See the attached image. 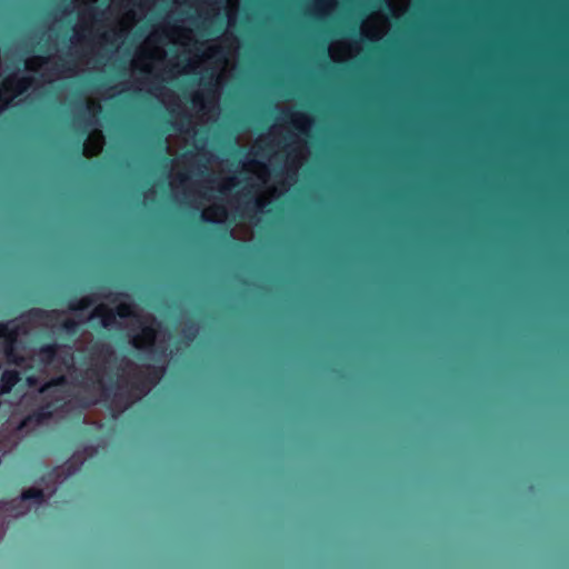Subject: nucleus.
Wrapping results in <instances>:
<instances>
[{
	"mask_svg": "<svg viewBox=\"0 0 569 569\" xmlns=\"http://www.w3.org/2000/svg\"><path fill=\"white\" fill-rule=\"evenodd\" d=\"M103 368L92 366L86 372V378L97 385L100 390V401L103 402L111 411L122 413L141 397L148 395L160 380L163 370L161 368L150 367L147 371L136 370L131 378L126 380L127 389H123L122 381L117 379L111 383H107L101 378Z\"/></svg>",
	"mask_w": 569,
	"mask_h": 569,
	"instance_id": "f257e3e1",
	"label": "nucleus"
},
{
	"mask_svg": "<svg viewBox=\"0 0 569 569\" xmlns=\"http://www.w3.org/2000/svg\"><path fill=\"white\" fill-rule=\"evenodd\" d=\"M32 84L31 77H10L0 87V111L8 108L10 99L6 96L9 92H13L14 96L22 94Z\"/></svg>",
	"mask_w": 569,
	"mask_h": 569,
	"instance_id": "f03ea898",
	"label": "nucleus"
},
{
	"mask_svg": "<svg viewBox=\"0 0 569 569\" xmlns=\"http://www.w3.org/2000/svg\"><path fill=\"white\" fill-rule=\"evenodd\" d=\"M157 320L154 318H151V325H142L141 326V332L139 335H136L132 340L131 345L134 349L139 351H153L157 340L158 330L153 326Z\"/></svg>",
	"mask_w": 569,
	"mask_h": 569,
	"instance_id": "7ed1b4c3",
	"label": "nucleus"
},
{
	"mask_svg": "<svg viewBox=\"0 0 569 569\" xmlns=\"http://www.w3.org/2000/svg\"><path fill=\"white\" fill-rule=\"evenodd\" d=\"M100 297L114 303L118 300H120V298L128 297V295L123 293V292H111V291H109L108 293H101V295L92 293L90 296H86L80 299H71L68 302V309L73 312L83 311V310L90 308L91 306H93L97 302L98 298H100Z\"/></svg>",
	"mask_w": 569,
	"mask_h": 569,
	"instance_id": "20e7f679",
	"label": "nucleus"
},
{
	"mask_svg": "<svg viewBox=\"0 0 569 569\" xmlns=\"http://www.w3.org/2000/svg\"><path fill=\"white\" fill-rule=\"evenodd\" d=\"M17 328H10L9 335L4 336L3 351L9 365L22 367L26 362V358L17 349Z\"/></svg>",
	"mask_w": 569,
	"mask_h": 569,
	"instance_id": "39448f33",
	"label": "nucleus"
},
{
	"mask_svg": "<svg viewBox=\"0 0 569 569\" xmlns=\"http://www.w3.org/2000/svg\"><path fill=\"white\" fill-rule=\"evenodd\" d=\"M92 318H100L101 327L104 329H110L117 322V313L113 309L108 308L106 305L97 306L92 311Z\"/></svg>",
	"mask_w": 569,
	"mask_h": 569,
	"instance_id": "423d86ee",
	"label": "nucleus"
},
{
	"mask_svg": "<svg viewBox=\"0 0 569 569\" xmlns=\"http://www.w3.org/2000/svg\"><path fill=\"white\" fill-rule=\"evenodd\" d=\"M21 380V375L14 369H7L0 377V396L9 395Z\"/></svg>",
	"mask_w": 569,
	"mask_h": 569,
	"instance_id": "0eeeda50",
	"label": "nucleus"
},
{
	"mask_svg": "<svg viewBox=\"0 0 569 569\" xmlns=\"http://www.w3.org/2000/svg\"><path fill=\"white\" fill-rule=\"evenodd\" d=\"M59 348L60 346L57 342L40 346L37 351L40 363L43 366L52 365L57 359Z\"/></svg>",
	"mask_w": 569,
	"mask_h": 569,
	"instance_id": "6e6552de",
	"label": "nucleus"
},
{
	"mask_svg": "<svg viewBox=\"0 0 569 569\" xmlns=\"http://www.w3.org/2000/svg\"><path fill=\"white\" fill-rule=\"evenodd\" d=\"M53 403L47 402L34 409L27 418L28 421L41 425L53 417Z\"/></svg>",
	"mask_w": 569,
	"mask_h": 569,
	"instance_id": "1a4fd4ad",
	"label": "nucleus"
},
{
	"mask_svg": "<svg viewBox=\"0 0 569 569\" xmlns=\"http://www.w3.org/2000/svg\"><path fill=\"white\" fill-rule=\"evenodd\" d=\"M290 122L302 133H308V127L311 124V119L305 113H288Z\"/></svg>",
	"mask_w": 569,
	"mask_h": 569,
	"instance_id": "9d476101",
	"label": "nucleus"
},
{
	"mask_svg": "<svg viewBox=\"0 0 569 569\" xmlns=\"http://www.w3.org/2000/svg\"><path fill=\"white\" fill-rule=\"evenodd\" d=\"M114 355V350L109 345H94L91 348L90 358L94 359L101 357L103 362H108L109 359Z\"/></svg>",
	"mask_w": 569,
	"mask_h": 569,
	"instance_id": "9b49d317",
	"label": "nucleus"
},
{
	"mask_svg": "<svg viewBox=\"0 0 569 569\" xmlns=\"http://www.w3.org/2000/svg\"><path fill=\"white\" fill-rule=\"evenodd\" d=\"M21 500L28 501L33 500L38 505H41L46 500V496L42 489L39 488H29L21 493Z\"/></svg>",
	"mask_w": 569,
	"mask_h": 569,
	"instance_id": "f8f14e48",
	"label": "nucleus"
},
{
	"mask_svg": "<svg viewBox=\"0 0 569 569\" xmlns=\"http://www.w3.org/2000/svg\"><path fill=\"white\" fill-rule=\"evenodd\" d=\"M117 316L121 319L136 317L134 306L130 302H120L113 309Z\"/></svg>",
	"mask_w": 569,
	"mask_h": 569,
	"instance_id": "ddd939ff",
	"label": "nucleus"
},
{
	"mask_svg": "<svg viewBox=\"0 0 569 569\" xmlns=\"http://www.w3.org/2000/svg\"><path fill=\"white\" fill-rule=\"evenodd\" d=\"M61 330H63L69 336H74L79 331V323L73 319H66L60 325Z\"/></svg>",
	"mask_w": 569,
	"mask_h": 569,
	"instance_id": "4468645a",
	"label": "nucleus"
},
{
	"mask_svg": "<svg viewBox=\"0 0 569 569\" xmlns=\"http://www.w3.org/2000/svg\"><path fill=\"white\" fill-rule=\"evenodd\" d=\"M66 382H67V379L64 376H58V377L51 378L49 381H47L46 383L42 385V387L40 388V392L44 393L46 391H48L51 388L66 385Z\"/></svg>",
	"mask_w": 569,
	"mask_h": 569,
	"instance_id": "2eb2a0df",
	"label": "nucleus"
},
{
	"mask_svg": "<svg viewBox=\"0 0 569 569\" xmlns=\"http://www.w3.org/2000/svg\"><path fill=\"white\" fill-rule=\"evenodd\" d=\"M32 317L41 318V319H52L56 315V311H47L43 309H31L29 312Z\"/></svg>",
	"mask_w": 569,
	"mask_h": 569,
	"instance_id": "dca6fc26",
	"label": "nucleus"
},
{
	"mask_svg": "<svg viewBox=\"0 0 569 569\" xmlns=\"http://www.w3.org/2000/svg\"><path fill=\"white\" fill-rule=\"evenodd\" d=\"M238 184V181L234 177H231L228 179V184H222L220 188H219V192L222 193V194H226L227 191L230 190V187H234Z\"/></svg>",
	"mask_w": 569,
	"mask_h": 569,
	"instance_id": "f3484780",
	"label": "nucleus"
},
{
	"mask_svg": "<svg viewBox=\"0 0 569 569\" xmlns=\"http://www.w3.org/2000/svg\"><path fill=\"white\" fill-rule=\"evenodd\" d=\"M184 335L189 341H192L196 338L197 329L193 323L184 329Z\"/></svg>",
	"mask_w": 569,
	"mask_h": 569,
	"instance_id": "a211bd4d",
	"label": "nucleus"
},
{
	"mask_svg": "<svg viewBox=\"0 0 569 569\" xmlns=\"http://www.w3.org/2000/svg\"><path fill=\"white\" fill-rule=\"evenodd\" d=\"M264 208V202L262 199L260 198H256L252 202V210H254L256 212H259V211H262V209Z\"/></svg>",
	"mask_w": 569,
	"mask_h": 569,
	"instance_id": "6ab92c4d",
	"label": "nucleus"
},
{
	"mask_svg": "<svg viewBox=\"0 0 569 569\" xmlns=\"http://www.w3.org/2000/svg\"><path fill=\"white\" fill-rule=\"evenodd\" d=\"M211 212L220 218L227 217V210L224 207L216 206L211 209Z\"/></svg>",
	"mask_w": 569,
	"mask_h": 569,
	"instance_id": "aec40b11",
	"label": "nucleus"
},
{
	"mask_svg": "<svg viewBox=\"0 0 569 569\" xmlns=\"http://www.w3.org/2000/svg\"><path fill=\"white\" fill-rule=\"evenodd\" d=\"M10 328L11 327L9 322H0V339L9 335Z\"/></svg>",
	"mask_w": 569,
	"mask_h": 569,
	"instance_id": "412c9836",
	"label": "nucleus"
},
{
	"mask_svg": "<svg viewBox=\"0 0 569 569\" xmlns=\"http://www.w3.org/2000/svg\"><path fill=\"white\" fill-rule=\"evenodd\" d=\"M316 7L319 10H322L327 6V1L325 0H315Z\"/></svg>",
	"mask_w": 569,
	"mask_h": 569,
	"instance_id": "4be33fe9",
	"label": "nucleus"
},
{
	"mask_svg": "<svg viewBox=\"0 0 569 569\" xmlns=\"http://www.w3.org/2000/svg\"><path fill=\"white\" fill-rule=\"evenodd\" d=\"M97 402H98V400H97V399H88V400H84V401L82 402V405H83V407H86V408H87V407H90V406L96 405Z\"/></svg>",
	"mask_w": 569,
	"mask_h": 569,
	"instance_id": "5701e85b",
	"label": "nucleus"
},
{
	"mask_svg": "<svg viewBox=\"0 0 569 569\" xmlns=\"http://www.w3.org/2000/svg\"><path fill=\"white\" fill-rule=\"evenodd\" d=\"M201 101H202V98L199 94L194 96L192 99L193 104H199Z\"/></svg>",
	"mask_w": 569,
	"mask_h": 569,
	"instance_id": "b1692460",
	"label": "nucleus"
},
{
	"mask_svg": "<svg viewBox=\"0 0 569 569\" xmlns=\"http://www.w3.org/2000/svg\"><path fill=\"white\" fill-rule=\"evenodd\" d=\"M170 163H171V160L169 158H167V157L162 158V164L164 168H168Z\"/></svg>",
	"mask_w": 569,
	"mask_h": 569,
	"instance_id": "393cba45",
	"label": "nucleus"
},
{
	"mask_svg": "<svg viewBox=\"0 0 569 569\" xmlns=\"http://www.w3.org/2000/svg\"><path fill=\"white\" fill-rule=\"evenodd\" d=\"M202 220L206 222H216V220L210 219L207 214H202Z\"/></svg>",
	"mask_w": 569,
	"mask_h": 569,
	"instance_id": "a878e982",
	"label": "nucleus"
},
{
	"mask_svg": "<svg viewBox=\"0 0 569 569\" xmlns=\"http://www.w3.org/2000/svg\"><path fill=\"white\" fill-rule=\"evenodd\" d=\"M187 180H188V177H187V176H184V174H180V176H179V181H180L181 183L186 182Z\"/></svg>",
	"mask_w": 569,
	"mask_h": 569,
	"instance_id": "bb28decb",
	"label": "nucleus"
},
{
	"mask_svg": "<svg viewBox=\"0 0 569 569\" xmlns=\"http://www.w3.org/2000/svg\"><path fill=\"white\" fill-rule=\"evenodd\" d=\"M220 52H221V50L219 48H212L211 49V53L212 54H217V53H220Z\"/></svg>",
	"mask_w": 569,
	"mask_h": 569,
	"instance_id": "cd10ccee",
	"label": "nucleus"
},
{
	"mask_svg": "<svg viewBox=\"0 0 569 569\" xmlns=\"http://www.w3.org/2000/svg\"><path fill=\"white\" fill-rule=\"evenodd\" d=\"M28 381L30 385H32V382H33L32 378H28Z\"/></svg>",
	"mask_w": 569,
	"mask_h": 569,
	"instance_id": "c85d7f7f",
	"label": "nucleus"
},
{
	"mask_svg": "<svg viewBox=\"0 0 569 569\" xmlns=\"http://www.w3.org/2000/svg\"><path fill=\"white\" fill-rule=\"evenodd\" d=\"M102 38H103L104 40H107V41L109 40V39H108V37H107V34H103V36H102Z\"/></svg>",
	"mask_w": 569,
	"mask_h": 569,
	"instance_id": "c756f323",
	"label": "nucleus"
},
{
	"mask_svg": "<svg viewBox=\"0 0 569 569\" xmlns=\"http://www.w3.org/2000/svg\"><path fill=\"white\" fill-rule=\"evenodd\" d=\"M78 152L79 153L81 152V146L80 144L78 146Z\"/></svg>",
	"mask_w": 569,
	"mask_h": 569,
	"instance_id": "7c9ffc66",
	"label": "nucleus"
}]
</instances>
